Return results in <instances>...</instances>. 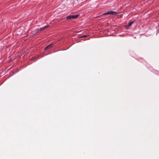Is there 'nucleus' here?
I'll list each match as a JSON object with an SVG mask.
<instances>
[{
    "label": "nucleus",
    "mask_w": 159,
    "mask_h": 159,
    "mask_svg": "<svg viewBox=\"0 0 159 159\" xmlns=\"http://www.w3.org/2000/svg\"><path fill=\"white\" fill-rule=\"evenodd\" d=\"M34 58H35L34 57L32 58V59L31 60H34Z\"/></svg>",
    "instance_id": "obj_9"
},
{
    "label": "nucleus",
    "mask_w": 159,
    "mask_h": 159,
    "mask_svg": "<svg viewBox=\"0 0 159 159\" xmlns=\"http://www.w3.org/2000/svg\"><path fill=\"white\" fill-rule=\"evenodd\" d=\"M62 20V19H58L57 20L59 21H60V20Z\"/></svg>",
    "instance_id": "obj_7"
},
{
    "label": "nucleus",
    "mask_w": 159,
    "mask_h": 159,
    "mask_svg": "<svg viewBox=\"0 0 159 159\" xmlns=\"http://www.w3.org/2000/svg\"><path fill=\"white\" fill-rule=\"evenodd\" d=\"M134 21L129 22L128 25L126 26V28H128V27H130L134 23Z\"/></svg>",
    "instance_id": "obj_2"
},
{
    "label": "nucleus",
    "mask_w": 159,
    "mask_h": 159,
    "mask_svg": "<svg viewBox=\"0 0 159 159\" xmlns=\"http://www.w3.org/2000/svg\"><path fill=\"white\" fill-rule=\"evenodd\" d=\"M117 13V12L115 11H108L102 14V15H105V14H111V15H115Z\"/></svg>",
    "instance_id": "obj_1"
},
{
    "label": "nucleus",
    "mask_w": 159,
    "mask_h": 159,
    "mask_svg": "<svg viewBox=\"0 0 159 159\" xmlns=\"http://www.w3.org/2000/svg\"><path fill=\"white\" fill-rule=\"evenodd\" d=\"M52 45H49L47 46L46 47L44 48V50L45 51L47 50V49H49V48H50Z\"/></svg>",
    "instance_id": "obj_4"
},
{
    "label": "nucleus",
    "mask_w": 159,
    "mask_h": 159,
    "mask_svg": "<svg viewBox=\"0 0 159 159\" xmlns=\"http://www.w3.org/2000/svg\"><path fill=\"white\" fill-rule=\"evenodd\" d=\"M79 16L78 15H71V19H75L77 18Z\"/></svg>",
    "instance_id": "obj_3"
},
{
    "label": "nucleus",
    "mask_w": 159,
    "mask_h": 159,
    "mask_svg": "<svg viewBox=\"0 0 159 159\" xmlns=\"http://www.w3.org/2000/svg\"><path fill=\"white\" fill-rule=\"evenodd\" d=\"M42 28H40V29L39 30V31H41V30H43V29H42Z\"/></svg>",
    "instance_id": "obj_8"
},
{
    "label": "nucleus",
    "mask_w": 159,
    "mask_h": 159,
    "mask_svg": "<svg viewBox=\"0 0 159 159\" xmlns=\"http://www.w3.org/2000/svg\"><path fill=\"white\" fill-rule=\"evenodd\" d=\"M48 26H49V25H47L46 26H45L43 28H42V29H46V28H47V27H48Z\"/></svg>",
    "instance_id": "obj_6"
},
{
    "label": "nucleus",
    "mask_w": 159,
    "mask_h": 159,
    "mask_svg": "<svg viewBox=\"0 0 159 159\" xmlns=\"http://www.w3.org/2000/svg\"><path fill=\"white\" fill-rule=\"evenodd\" d=\"M88 35H84L83 36V37H86V36H87Z\"/></svg>",
    "instance_id": "obj_10"
},
{
    "label": "nucleus",
    "mask_w": 159,
    "mask_h": 159,
    "mask_svg": "<svg viewBox=\"0 0 159 159\" xmlns=\"http://www.w3.org/2000/svg\"><path fill=\"white\" fill-rule=\"evenodd\" d=\"M71 19V16H69L66 17V19Z\"/></svg>",
    "instance_id": "obj_5"
}]
</instances>
